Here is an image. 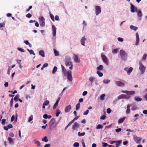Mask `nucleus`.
<instances>
[{
	"label": "nucleus",
	"mask_w": 147,
	"mask_h": 147,
	"mask_svg": "<svg viewBox=\"0 0 147 147\" xmlns=\"http://www.w3.org/2000/svg\"><path fill=\"white\" fill-rule=\"evenodd\" d=\"M34 142L35 144L37 146V147H39L40 146L41 144L39 141L36 140H34Z\"/></svg>",
	"instance_id": "obj_19"
},
{
	"label": "nucleus",
	"mask_w": 147,
	"mask_h": 147,
	"mask_svg": "<svg viewBox=\"0 0 147 147\" xmlns=\"http://www.w3.org/2000/svg\"><path fill=\"white\" fill-rule=\"evenodd\" d=\"M19 94H17L14 98V100L16 101H17L19 100Z\"/></svg>",
	"instance_id": "obj_32"
},
{
	"label": "nucleus",
	"mask_w": 147,
	"mask_h": 147,
	"mask_svg": "<svg viewBox=\"0 0 147 147\" xmlns=\"http://www.w3.org/2000/svg\"><path fill=\"white\" fill-rule=\"evenodd\" d=\"M139 63L140 65L139 69L141 71V74H143L145 72V67L144 66L141 61H140Z\"/></svg>",
	"instance_id": "obj_3"
},
{
	"label": "nucleus",
	"mask_w": 147,
	"mask_h": 147,
	"mask_svg": "<svg viewBox=\"0 0 147 147\" xmlns=\"http://www.w3.org/2000/svg\"><path fill=\"white\" fill-rule=\"evenodd\" d=\"M18 49L22 52H24V50L20 48H18Z\"/></svg>",
	"instance_id": "obj_62"
},
{
	"label": "nucleus",
	"mask_w": 147,
	"mask_h": 147,
	"mask_svg": "<svg viewBox=\"0 0 147 147\" xmlns=\"http://www.w3.org/2000/svg\"><path fill=\"white\" fill-rule=\"evenodd\" d=\"M32 16V15L30 13H28L26 15V17L28 18H30Z\"/></svg>",
	"instance_id": "obj_55"
},
{
	"label": "nucleus",
	"mask_w": 147,
	"mask_h": 147,
	"mask_svg": "<svg viewBox=\"0 0 147 147\" xmlns=\"http://www.w3.org/2000/svg\"><path fill=\"white\" fill-rule=\"evenodd\" d=\"M119 42H123V38L121 37H118L117 38Z\"/></svg>",
	"instance_id": "obj_52"
},
{
	"label": "nucleus",
	"mask_w": 147,
	"mask_h": 147,
	"mask_svg": "<svg viewBox=\"0 0 147 147\" xmlns=\"http://www.w3.org/2000/svg\"><path fill=\"white\" fill-rule=\"evenodd\" d=\"M65 63L67 66H69L73 64L71 61V59L69 57H66L65 59Z\"/></svg>",
	"instance_id": "obj_2"
},
{
	"label": "nucleus",
	"mask_w": 147,
	"mask_h": 147,
	"mask_svg": "<svg viewBox=\"0 0 147 147\" xmlns=\"http://www.w3.org/2000/svg\"><path fill=\"white\" fill-rule=\"evenodd\" d=\"M80 107V103H78L77 104L76 106V110H78L79 109Z\"/></svg>",
	"instance_id": "obj_40"
},
{
	"label": "nucleus",
	"mask_w": 147,
	"mask_h": 147,
	"mask_svg": "<svg viewBox=\"0 0 147 147\" xmlns=\"http://www.w3.org/2000/svg\"><path fill=\"white\" fill-rule=\"evenodd\" d=\"M33 119V116L32 115H31L29 118V119L28 120V121L29 122H30Z\"/></svg>",
	"instance_id": "obj_50"
},
{
	"label": "nucleus",
	"mask_w": 147,
	"mask_h": 147,
	"mask_svg": "<svg viewBox=\"0 0 147 147\" xmlns=\"http://www.w3.org/2000/svg\"><path fill=\"white\" fill-rule=\"evenodd\" d=\"M52 30L53 36H54L56 34V28L55 26L53 25L52 26Z\"/></svg>",
	"instance_id": "obj_13"
},
{
	"label": "nucleus",
	"mask_w": 147,
	"mask_h": 147,
	"mask_svg": "<svg viewBox=\"0 0 147 147\" xmlns=\"http://www.w3.org/2000/svg\"><path fill=\"white\" fill-rule=\"evenodd\" d=\"M14 119H15V116L14 115H12V116L11 117V122L13 121H14Z\"/></svg>",
	"instance_id": "obj_63"
},
{
	"label": "nucleus",
	"mask_w": 147,
	"mask_h": 147,
	"mask_svg": "<svg viewBox=\"0 0 147 147\" xmlns=\"http://www.w3.org/2000/svg\"><path fill=\"white\" fill-rule=\"evenodd\" d=\"M123 98H125L126 99L129 98L130 97V95L127 94H123Z\"/></svg>",
	"instance_id": "obj_23"
},
{
	"label": "nucleus",
	"mask_w": 147,
	"mask_h": 147,
	"mask_svg": "<svg viewBox=\"0 0 147 147\" xmlns=\"http://www.w3.org/2000/svg\"><path fill=\"white\" fill-rule=\"evenodd\" d=\"M133 139L137 144H140L142 140L141 138L138 137L136 135H134L133 136Z\"/></svg>",
	"instance_id": "obj_6"
},
{
	"label": "nucleus",
	"mask_w": 147,
	"mask_h": 147,
	"mask_svg": "<svg viewBox=\"0 0 147 147\" xmlns=\"http://www.w3.org/2000/svg\"><path fill=\"white\" fill-rule=\"evenodd\" d=\"M89 110H88L86 111L83 113V115H87L88 114L89 112Z\"/></svg>",
	"instance_id": "obj_61"
},
{
	"label": "nucleus",
	"mask_w": 147,
	"mask_h": 147,
	"mask_svg": "<svg viewBox=\"0 0 147 147\" xmlns=\"http://www.w3.org/2000/svg\"><path fill=\"white\" fill-rule=\"evenodd\" d=\"M111 112V109L110 108H108L107 109V113L109 114Z\"/></svg>",
	"instance_id": "obj_56"
},
{
	"label": "nucleus",
	"mask_w": 147,
	"mask_h": 147,
	"mask_svg": "<svg viewBox=\"0 0 147 147\" xmlns=\"http://www.w3.org/2000/svg\"><path fill=\"white\" fill-rule=\"evenodd\" d=\"M130 112V106L129 105H127V109L126 112L127 113H129Z\"/></svg>",
	"instance_id": "obj_31"
},
{
	"label": "nucleus",
	"mask_w": 147,
	"mask_h": 147,
	"mask_svg": "<svg viewBox=\"0 0 147 147\" xmlns=\"http://www.w3.org/2000/svg\"><path fill=\"white\" fill-rule=\"evenodd\" d=\"M50 18H51V20L53 21H54V16L53 15L51 14V13H50Z\"/></svg>",
	"instance_id": "obj_44"
},
{
	"label": "nucleus",
	"mask_w": 147,
	"mask_h": 147,
	"mask_svg": "<svg viewBox=\"0 0 147 147\" xmlns=\"http://www.w3.org/2000/svg\"><path fill=\"white\" fill-rule=\"evenodd\" d=\"M130 28L131 29L134 30L135 31H136L138 29V28L137 27L134 26L133 25H131L130 26Z\"/></svg>",
	"instance_id": "obj_26"
},
{
	"label": "nucleus",
	"mask_w": 147,
	"mask_h": 147,
	"mask_svg": "<svg viewBox=\"0 0 147 147\" xmlns=\"http://www.w3.org/2000/svg\"><path fill=\"white\" fill-rule=\"evenodd\" d=\"M39 20L40 26L42 27L44 26L45 25V20L43 16H40L39 18Z\"/></svg>",
	"instance_id": "obj_4"
},
{
	"label": "nucleus",
	"mask_w": 147,
	"mask_h": 147,
	"mask_svg": "<svg viewBox=\"0 0 147 147\" xmlns=\"http://www.w3.org/2000/svg\"><path fill=\"white\" fill-rule=\"evenodd\" d=\"M56 116L57 117H58L59 116V115L61 113V111L59 109H57L56 110Z\"/></svg>",
	"instance_id": "obj_33"
},
{
	"label": "nucleus",
	"mask_w": 147,
	"mask_h": 147,
	"mask_svg": "<svg viewBox=\"0 0 147 147\" xmlns=\"http://www.w3.org/2000/svg\"><path fill=\"white\" fill-rule=\"evenodd\" d=\"M96 69L98 70L102 71L103 69V66L102 65H100L98 67H97Z\"/></svg>",
	"instance_id": "obj_22"
},
{
	"label": "nucleus",
	"mask_w": 147,
	"mask_h": 147,
	"mask_svg": "<svg viewBox=\"0 0 147 147\" xmlns=\"http://www.w3.org/2000/svg\"><path fill=\"white\" fill-rule=\"evenodd\" d=\"M5 25V23L4 22L1 23H0V28H2L4 27Z\"/></svg>",
	"instance_id": "obj_47"
},
{
	"label": "nucleus",
	"mask_w": 147,
	"mask_h": 147,
	"mask_svg": "<svg viewBox=\"0 0 147 147\" xmlns=\"http://www.w3.org/2000/svg\"><path fill=\"white\" fill-rule=\"evenodd\" d=\"M39 54L43 57H45V55L44 51L42 50L40 51L39 52Z\"/></svg>",
	"instance_id": "obj_21"
},
{
	"label": "nucleus",
	"mask_w": 147,
	"mask_h": 147,
	"mask_svg": "<svg viewBox=\"0 0 147 147\" xmlns=\"http://www.w3.org/2000/svg\"><path fill=\"white\" fill-rule=\"evenodd\" d=\"M115 84L117 86H125V84L119 81H115Z\"/></svg>",
	"instance_id": "obj_10"
},
{
	"label": "nucleus",
	"mask_w": 147,
	"mask_h": 147,
	"mask_svg": "<svg viewBox=\"0 0 147 147\" xmlns=\"http://www.w3.org/2000/svg\"><path fill=\"white\" fill-rule=\"evenodd\" d=\"M8 140L9 141V144H10L11 143H12V142L13 143V144H14V142H13V140L10 137H9L8 138Z\"/></svg>",
	"instance_id": "obj_37"
},
{
	"label": "nucleus",
	"mask_w": 147,
	"mask_h": 147,
	"mask_svg": "<svg viewBox=\"0 0 147 147\" xmlns=\"http://www.w3.org/2000/svg\"><path fill=\"white\" fill-rule=\"evenodd\" d=\"M124 69L127 72V74L128 75H129L131 73L133 69L132 67H131L129 68L125 67L124 68Z\"/></svg>",
	"instance_id": "obj_9"
},
{
	"label": "nucleus",
	"mask_w": 147,
	"mask_h": 147,
	"mask_svg": "<svg viewBox=\"0 0 147 147\" xmlns=\"http://www.w3.org/2000/svg\"><path fill=\"white\" fill-rule=\"evenodd\" d=\"M47 137L45 136L42 139V141H44L45 142H47L48 141V140L47 139Z\"/></svg>",
	"instance_id": "obj_39"
},
{
	"label": "nucleus",
	"mask_w": 147,
	"mask_h": 147,
	"mask_svg": "<svg viewBox=\"0 0 147 147\" xmlns=\"http://www.w3.org/2000/svg\"><path fill=\"white\" fill-rule=\"evenodd\" d=\"M86 40V39L85 38V36L83 37L81 40V43L83 46H85V42Z\"/></svg>",
	"instance_id": "obj_18"
},
{
	"label": "nucleus",
	"mask_w": 147,
	"mask_h": 147,
	"mask_svg": "<svg viewBox=\"0 0 147 147\" xmlns=\"http://www.w3.org/2000/svg\"><path fill=\"white\" fill-rule=\"evenodd\" d=\"M103 127V126H102L101 125H100V124H98L97 125V127H96V128L97 129H100L101 128H102Z\"/></svg>",
	"instance_id": "obj_46"
},
{
	"label": "nucleus",
	"mask_w": 147,
	"mask_h": 147,
	"mask_svg": "<svg viewBox=\"0 0 147 147\" xmlns=\"http://www.w3.org/2000/svg\"><path fill=\"white\" fill-rule=\"evenodd\" d=\"M116 142V147H117L122 142V140H118Z\"/></svg>",
	"instance_id": "obj_29"
},
{
	"label": "nucleus",
	"mask_w": 147,
	"mask_h": 147,
	"mask_svg": "<svg viewBox=\"0 0 147 147\" xmlns=\"http://www.w3.org/2000/svg\"><path fill=\"white\" fill-rule=\"evenodd\" d=\"M103 82L105 84H108L110 82V81L109 80H104Z\"/></svg>",
	"instance_id": "obj_45"
},
{
	"label": "nucleus",
	"mask_w": 147,
	"mask_h": 147,
	"mask_svg": "<svg viewBox=\"0 0 147 147\" xmlns=\"http://www.w3.org/2000/svg\"><path fill=\"white\" fill-rule=\"evenodd\" d=\"M95 9L96 14V15H98L101 12L100 7L99 6H97L96 7Z\"/></svg>",
	"instance_id": "obj_8"
},
{
	"label": "nucleus",
	"mask_w": 147,
	"mask_h": 147,
	"mask_svg": "<svg viewBox=\"0 0 147 147\" xmlns=\"http://www.w3.org/2000/svg\"><path fill=\"white\" fill-rule=\"evenodd\" d=\"M125 119V117H123V118L119 119L118 121V123H122L124 121Z\"/></svg>",
	"instance_id": "obj_24"
},
{
	"label": "nucleus",
	"mask_w": 147,
	"mask_h": 147,
	"mask_svg": "<svg viewBox=\"0 0 147 147\" xmlns=\"http://www.w3.org/2000/svg\"><path fill=\"white\" fill-rule=\"evenodd\" d=\"M102 146L104 147H106L108 146V144L107 143L103 142L102 143Z\"/></svg>",
	"instance_id": "obj_60"
},
{
	"label": "nucleus",
	"mask_w": 147,
	"mask_h": 147,
	"mask_svg": "<svg viewBox=\"0 0 147 147\" xmlns=\"http://www.w3.org/2000/svg\"><path fill=\"white\" fill-rule=\"evenodd\" d=\"M13 127V125L11 124H8L7 126H5L4 127V129L7 131L8 130V129H11Z\"/></svg>",
	"instance_id": "obj_15"
},
{
	"label": "nucleus",
	"mask_w": 147,
	"mask_h": 147,
	"mask_svg": "<svg viewBox=\"0 0 147 147\" xmlns=\"http://www.w3.org/2000/svg\"><path fill=\"white\" fill-rule=\"evenodd\" d=\"M57 67L55 66H54L52 71V73L53 74H54L55 73V72L57 71Z\"/></svg>",
	"instance_id": "obj_35"
},
{
	"label": "nucleus",
	"mask_w": 147,
	"mask_h": 147,
	"mask_svg": "<svg viewBox=\"0 0 147 147\" xmlns=\"http://www.w3.org/2000/svg\"><path fill=\"white\" fill-rule=\"evenodd\" d=\"M105 96V94H102L100 96V99L101 100H103L104 99V97Z\"/></svg>",
	"instance_id": "obj_38"
},
{
	"label": "nucleus",
	"mask_w": 147,
	"mask_h": 147,
	"mask_svg": "<svg viewBox=\"0 0 147 147\" xmlns=\"http://www.w3.org/2000/svg\"><path fill=\"white\" fill-rule=\"evenodd\" d=\"M135 94V92L134 91H129L128 93V95H132L133 94Z\"/></svg>",
	"instance_id": "obj_41"
},
{
	"label": "nucleus",
	"mask_w": 147,
	"mask_h": 147,
	"mask_svg": "<svg viewBox=\"0 0 147 147\" xmlns=\"http://www.w3.org/2000/svg\"><path fill=\"white\" fill-rule=\"evenodd\" d=\"M96 73L100 77H101L103 76V74L102 72L99 71H97L96 72Z\"/></svg>",
	"instance_id": "obj_30"
},
{
	"label": "nucleus",
	"mask_w": 147,
	"mask_h": 147,
	"mask_svg": "<svg viewBox=\"0 0 147 147\" xmlns=\"http://www.w3.org/2000/svg\"><path fill=\"white\" fill-rule=\"evenodd\" d=\"M136 42L135 44L136 45H138L139 42V37L138 34V33H136Z\"/></svg>",
	"instance_id": "obj_16"
},
{
	"label": "nucleus",
	"mask_w": 147,
	"mask_h": 147,
	"mask_svg": "<svg viewBox=\"0 0 147 147\" xmlns=\"http://www.w3.org/2000/svg\"><path fill=\"white\" fill-rule=\"evenodd\" d=\"M55 19L57 21H59V18L58 16L56 15L55 17Z\"/></svg>",
	"instance_id": "obj_57"
},
{
	"label": "nucleus",
	"mask_w": 147,
	"mask_h": 147,
	"mask_svg": "<svg viewBox=\"0 0 147 147\" xmlns=\"http://www.w3.org/2000/svg\"><path fill=\"white\" fill-rule=\"evenodd\" d=\"M85 134V133L84 132L81 133L80 132H79L78 133V135L79 136H84Z\"/></svg>",
	"instance_id": "obj_34"
},
{
	"label": "nucleus",
	"mask_w": 147,
	"mask_h": 147,
	"mask_svg": "<svg viewBox=\"0 0 147 147\" xmlns=\"http://www.w3.org/2000/svg\"><path fill=\"white\" fill-rule=\"evenodd\" d=\"M135 100L137 101H140L142 100V99L138 97H135Z\"/></svg>",
	"instance_id": "obj_36"
},
{
	"label": "nucleus",
	"mask_w": 147,
	"mask_h": 147,
	"mask_svg": "<svg viewBox=\"0 0 147 147\" xmlns=\"http://www.w3.org/2000/svg\"><path fill=\"white\" fill-rule=\"evenodd\" d=\"M118 51V49H115L112 50V53L114 54H116L117 53Z\"/></svg>",
	"instance_id": "obj_48"
},
{
	"label": "nucleus",
	"mask_w": 147,
	"mask_h": 147,
	"mask_svg": "<svg viewBox=\"0 0 147 147\" xmlns=\"http://www.w3.org/2000/svg\"><path fill=\"white\" fill-rule=\"evenodd\" d=\"M121 129L120 128H119L118 129H115V131L117 132H119L120 131H121Z\"/></svg>",
	"instance_id": "obj_59"
},
{
	"label": "nucleus",
	"mask_w": 147,
	"mask_h": 147,
	"mask_svg": "<svg viewBox=\"0 0 147 147\" xmlns=\"http://www.w3.org/2000/svg\"><path fill=\"white\" fill-rule=\"evenodd\" d=\"M79 146V144L78 142H75L74 144V146L75 147H78Z\"/></svg>",
	"instance_id": "obj_49"
},
{
	"label": "nucleus",
	"mask_w": 147,
	"mask_h": 147,
	"mask_svg": "<svg viewBox=\"0 0 147 147\" xmlns=\"http://www.w3.org/2000/svg\"><path fill=\"white\" fill-rule=\"evenodd\" d=\"M101 57L103 61L107 65H109V60L108 59L105 55L101 54Z\"/></svg>",
	"instance_id": "obj_5"
},
{
	"label": "nucleus",
	"mask_w": 147,
	"mask_h": 147,
	"mask_svg": "<svg viewBox=\"0 0 147 147\" xmlns=\"http://www.w3.org/2000/svg\"><path fill=\"white\" fill-rule=\"evenodd\" d=\"M147 55L146 54H144L142 57V59L143 60H145L146 58Z\"/></svg>",
	"instance_id": "obj_53"
},
{
	"label": "nucleus",
	"mask_w": 147,
	"mask_h": 147,
	"mask_svg": "<svg viewBox=\"0 0 147 147\" xmlns=\"http://www.w3.org/2000/svg\"><path fill=\"white\" fill-rule=\"evenodd\" d=\"M29 53L30 55L33 54L34 55H35V53H34L33 51L32 50H30V51H29Z\"/></svg>",
	"instance_id": "obj_54"
},
{
	"label": "nucleus",
	"mask_w": 147,
	"mask_h": 147,
	"mask_svg": "<svg viewBox=\"0 0 147 147\" xmlns=\"http://www.w3.org/2000/svg\"><path fill=\"white\" fill-rule=\"evenodd\" d=\"M43 117L44 118L47 119L48 118V115L47 114H45L43 115Z\"/></svg>",
	"instance_id": "obj_64"
},
{
	"label": "nucleus",
	"mask_w": 147,
	"mask_h": 147,
	"mask_svg": "<svg viewBox=\"0 0 147 147\" xmlns=\"http://www.w3.org/2000/svg\"><path fill=\"white\" fill-rule=\"evenodd\" d=\"M54 52L55 55V56H58L59 55V52L55 49H54Z\"/></svg>",
	"instance_id": "obj_28"
},
{
	"label": "nucleus",
	"mask_w": 147,
	"mask_h": 147,
	"mask_svg": "<svg viewBox=\"0 0 147 147\" xmlns=\"http://www.w3.org/2000/svg\"><path fill=\"white\" fill-rule=\"evenodd\" d=\"M61 67L62 69V72L64 76H66L67 74V71L65 68V67L62 65H61Z\"/></svg>",
	"instance_id": "obj_11"
},
{
	"label": "nucleus",
	"mask_w": 147,
	"mask_h": 147,
	"mask_svg": "<svg viewBox=\"0 0 147 147\" xmlns=\"http://www.w3.org/2000/svg\"><path fill=\"white\" fill-rule=\"evenodd\" d=\"M74 59L75 62L79 63L80 61V60L78 58V55L74 54Z\"/></svg>",
	"instance_id": "obj_12"
},
{
	"label": "nucleus",
	"mask_w": 147,
	"mask_h": 147,
	"mask_svg": "<svg viewBox=\"0 0 147 147\" xmlns=\"http://www.w3.org/2000/svg\"><path fill=\"white\" fill-rule=\"evenodd\" d=\"M6 120L5 119H3L2 120L1 123L2 125H4L5 123Z\"/></svg>",
	"instance_id": "obj_51"
},
{
	"label": "nucleus",
	"mask_w": 147,
	"mask_h": 147,
	"mask_svg": "<svg viewBox=\"0 0 147 147\" xmlns=\"http://www.w3.org/2000/svg\"><path fill=\"white\" fill-rule=\"evenodd\" d=\"M120 54L121 59L124 61H125L127 59V54L125 51L123 50H120Z\"/></svg>",
	"instance_id": "obj_1"
},
{
	"label": "nucleus",
	"mask_w": 147,
	"mask_h": 147,
	"mask_svg": "<svg viewBox=\"0 0 147 147\" xmlns=\"http://www.w3.org/2000/svg\"><path fill=\"white\" fill-rule=\"evenodd\" d=\"M71 107L70 105L67 106L65 108V111L66 113L69 112L71 109Z\"/></svg>",
	"instance_id": "obj_17"
},
{
	"label": "nucleus",
	"mask_w": 147,
	"mask_h": 147,
	"mask_svg": "<svg viewBox=\"0 0 147 147\" xmlns=\"http://www.w3.org/2000/svg\"><path fill=\"white\" fill-rule=\"evenodd\" d=\"M71 71L70 70L68 71L67 72V78L68 80L71 82L72 81V77L71 75Z\"/></svg>",
	"instance_id": "obj_7"
},
{
	"label": "nucleus",
	"mask_w": 147,
	"mask_h": 147,
	"mask_svg": "<svg viewBox=\"0 0 147 147\" xmlns=\"http://www.w3.org/2000/svg\"><path fill=\"white\" fill-rule=\"evenodd\" d=\"M79 125V124L78 123L75 122L72 126V128L73 130H75L78 128Z\"/></svg>",
	"instance_id": "obj_14"
},
{
	"label": "nucleus",
	"mask_w": 147,
	"mask_h": 147,
	"mask_svg": "<svg viewBox=\"0 0 147 147\" xmlns=\"http://www.w3.org/2000/svg\"><path fill=\"white\" fill-rule=\"evenodd\" d=\"M95 79L96 78L95 77H91L89 78V80L92 83Z\"/></svg>",
	"instance_id": "obj_27"
},
{
	"label": "nucleus",
	"mask_w": 147,
	"mask_h": 147,
	"mask_svg": "<svg viewBox=\"0 0 147 147\" xmlns=\"http://www.w3.org/2000/svg\"><path fill=\"white\" fill-rule=\"evenodd\" d=\"M123 98V94H121L119 96L117 97V99L118 100L122 99Z\"/></svg>",
	"instance_id": "obj_43"
},
{
	"label": "nucleus",
	"mask_w": 147,
	"mask_h": 147,
	"mask_svg": "<svg viewBox=\"0 0 147 147\" xmlns=\"http://www.w3.org/2000/svg\"><path fill=\"white\" fill-rule=\"evenodd\" d=\"M106 117L105 115H103L102 116L100 117V119H106Z\"/></svg>",
	"instance_id": "obj_58"
},
{
	"label": "nucleus",
	"mask_w": 147,
	"mask_h": 147,
	"mask_svg": "<svg viewBox=\"0 0 147 147\" xmlns=\"http://www.w3.org/2000/svg\"><path fill=\"white\" fill-rule=\"evenodd\" d=\"M137 16L139 17H141L142 16V13L140 10H138L137 12Z\"/></svg>",
	"instance_id": "obj_25"
},
{
	"label": "nucleus",
	"mask_w": 147,
	"mask_h": 147,
	"mask_svg": "<svg viewBox=\"0 0 147 147\" xmlns=\"http://www.w3.org/2000/svg\"><path fill=\"white\" fill-rule=\"evenodd\" d=\"M49 101L47 100L44 102L43 103V104H44V105H45L46 106L48 104H49Z\"/></svg>",
	"instance_id": "obj_42"
},
{
	"label": "nucleus",
	"mask_w": 147,
	"mask_h": 147,
	"mask_svg": "<svg viewBox=\"0 0 147 147\" xmlns=\"http://www.w3.org/2000/svg\"><path fill=\"white\" fill-rule=\"evenodd\" d=\"M137 9L134 6L131 4V12H134L135 10H136Z\"/></svg>",
	"instance_id": "obj_20"
}]
</instances>
